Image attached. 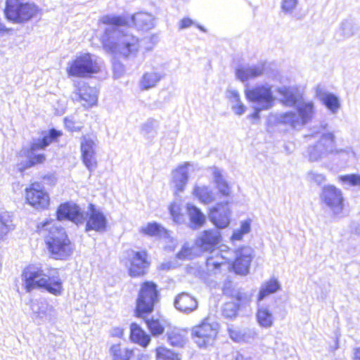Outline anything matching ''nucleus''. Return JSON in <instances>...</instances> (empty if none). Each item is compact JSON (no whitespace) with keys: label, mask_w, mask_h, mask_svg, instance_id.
<instances>
[{"label":"nucleus","mask_w":360,"mask_h":360,"mask_svg":"<svg viewBox=\"0 0 360 360\" xmlns=\"http://www.w3.org/2000/svg\"><path fill=\"white\" fill-rule=\"evenodd\" d=\"M43 150L38 146H34V142H32L29 148H23L20 151V155L27 158L25 166L20 167L22 171L26 168L33 167L38 164H41L46 160L45 155L41 152Z\"/></svg>","instance_id":"obj_22"},{"label":"nucleus","mask_w":360,"mask_h":360,"mask_svg":"<svg viewBox=\"0 0 360 360\" xmlns=\"http://www.w3.org/2000/svg\"><path fill=\"white\" fill-rule=\"evenodd\" d=\"M353 354V360H360V347L354 349Z\"/></svg>","instance_id":"obj_59"},{"label":"nucleus","mask_w":360,"mask_h":360,"mask_svg":"<svg viewBox=\"0 0 360 360\" xmlns=\"http://www.w3.org/2000/svg\"><path fill=\"white\" fill-rule=\"evenodd\" d=\"M354 33L353 22L350 20H344L340 26L338 34L342 38H349Z\"/></svg>","instance_id":"obj_45"},{"label":"nucleus","mask_w":360,"mask_h":360,"mask_svg":"<svg viewBox=\"0 0 360 360\" xmlns=\"http://www.w3.org/2000/svg\"><path fill=\"white\" fill-rule=\"evenodd\" d=\"M31 309L33 319L38 323L51 321L55 317L56 313L53 306L49 304L45 300H35L32 302Z\"/></svg>","instance_id":"obj_20"},{"label":"nucleus","mask_w":360,"mask_h":360,"mask_svg":"<svg viewBox=\"0 0 360 360\" xmlns=\"http://www.w3.org/2000/svg\"><path fill=\"white\" fill-rule=\"evenodd\" d=\"M158 302L157 285L150 281L144 282L141 286L136 300V313L139 317L153 311L154 305Z\"/></svg>","instance_id":"obj_10"},{"label":"nucleus","mask_w":360,"mask_h":360,"mask_svg":"<svg viewBox=\"0 0 360 360\" xmlns=\"http://www.w3.org/2000/svg\"><path fill=\"white\" fill-rule=\"evenodd\" d=\"M60 132L56 129H51L49 132L44 135L43 138L33 139L34 146H39L42 150H44L52 142L56 140V139L60 136Z\"/></svg>","instance_id":"obj_42"},{"label":"nucleus","mask_w":360,"mask_h":360,"mask_svg":"<svg viewBox=\"0 0 360 360\" xmlns=\"http://www.w3.org/2000/svg\"><path fill=\"white\" fill-rule=\"evenodd\" d=\"M320 198L334 216L342 215L344 210V198L340 188L330 184L324 186Z\"/></svg>","instance_id":"obj_12"},{"label":"nucleus","mask_w":360,"mask_h":360,"mask_svg":"<svg viewBox=\"0 0 360 360\" xmlns=\"http://www.w3.org/2000/svg\"><path fill=\"white\" fill-rule=\"evenodd\" d=\"M102 60L96 55L83 53L68 63L67 72L69 76L87 77L98 73L102 67Z\"/></svg>","instance_id":"obj_7"},{"label":"nucleus","mask_w":360,"mask_h":360,"mask_svg":"<svg viewBox=\"0 0 360 360\" xmlns=\"http://www.w3.org/2000/svg\"><path fill=\"white\" fill-rule=\"evenodd\" d=\"M131 22L138 30H149L155 26V19L148 13L139 12L131 17Z\"/></svg>","instance_id":"obj_27"},{"label":"nucleus","mask_w":360,"mask_h":360,"mask_svg":"<svg viewBox=\"0 0 360 360\" xmlns=\"http://www.w3.org/2000/svg\"><path fill=\"white\" fill-rule=\"evenodd\" d=\"M129 260L130 262L129 274L131 276L138 277L146 274V269L149 266L148 255L146 251L131 250L129 254Z\"/></svg>","instance_id":"obj_17"},{"label":"nucleus","mask_w":360,"mask_h":360,"mask_svg":"<svg viewBox=\"0 0 360 360\" xmlns=\"http://www.w3.org/2000/svg\"><path fill=\"white\" fill-rule=\"evenodd\" d=\"M57 219L59 221L68 219L76 224H83L86 221V231L89 230L103 231L107 224V219L104 214L92 204L89 205V210L85 212L81 211L79 207L74 203H64L58 209Z\"/></svg>","instance_id":"obj_3"},{"label":"nucleus","mask_w":360,"mask_h":360,"mask_svg":"<svg viewBox=\"0 0 360 360\" xmlns=\"http://www.w3.org/2000/svg\"><path fill=\"white\" fill-rule=\"evenodd\" d=\"M328 128L329 124L325 121L311 128V136L317 138L316 142L319 143V146L322 147L329 155H333L347 158L353 157L354 153L352 148L350 146L338 148L335 132L333 130H329Z\"/></svg>","instance_id":"obj_6"},{"label":"nucleus","mask_w":360,"mask_h":360,"mask_svg":"<svg viewBox=\"0 0 360 360\" xmlns=\"http://www.w3.org/2000/svg\"><path fill=\"white\" fill-rule=\"evenodd\" d=\"M211 253L212 255L207 259V266L210 270L217 269L231 260L228 256L229 252L216 250Z\"/></svg>","instance_id":"obj_31"},{"label":"nucleus","mask_w":360,"mask_h":360,"mask_svg":"<svg viewBox=\"0 0 360 360\" xmlns=\"http://www.w3.org/2000/svg\"><path fill=\"white\" fill-rule=\"evenodd\" d=\"M37 12L38 8L34 4L23 3L20 0H6L5 15L13 22H27L34 17Z\"/></svg>","instance_id":"obj_8"},{"label":"nucleus","mask_w":360,"mask_h":360,"mask_svg":"<svg viewBox=\"0 0 360 360\" xmlns=\"http://www.w3.org/2000/svg\"><path fill=\"white\" fill-rule=\"evenodd\" d=\"M158 127V121L150 118L141 124V134L147 139H153L157 135Z\"/></svg>","instance_id":"obj_40"},{"label":"nucleus","mask_w":360,"mask_h":360,"mask_svg":"<svg viewBox=\"0 0 360 360\" xmlns=\"http://www.w3.org/2000/svg\"><path fill=\"white\" fill-rule=\"evenodd\" d=\"M253 108L255 109V112L251 115V117L254 119H258L259 117V112L262 110H267L268 109H259V105H254Z\"/></svg>","instance_id":"obj_58"},{"label":"nucleus","mask_w":360,"mask_h":360,"mask_svg":"<svg viewBox=\"0 0 360 360\" xmlns=\"http://www.w3.org/2000/svg\"><path fill=\"white\" fill-rule=\"evenodd\" d=\"M176 309L183 313L189 314L198 307V302L191 295L182 292L176 296L174 300Z\"/></svg>","instance_id":"obj_25"},{"label":"nucleus","mask_w":360,"mask_h":360,"mask_svg":"<svg viewBox=\"0 0 360 360\" xmlns=\"http://www.w3.org/2000/svg\"><path fill=\"white\" fill-rule=\"evenodd\" d=\"M218 331L219 325L217 323H209L204 321L200 325L192 328V336L199 347H207L214 343Z\"/></svg>","instance_id":"obj_11"},{"label":"nucleus","mask_w":360,"mask_h":360,"mask_svg":"<svg viewBox=\"0 0 360 360\" xmlns=\"http://www.w3.org/2000/svg\"><path fill=\"white\" fill-rule=\"evenodd\" d=\"M256 319L259 326L265 328H271L274 322V316L269 306L257 303Z\"/></svg>","instance_id":"obj_28"},{"label":"nucleus","mask_w":360,"mask_h":360,"mask_svg":"<svg viewBox=\"0 0 360 360\" xmlns=\"http://www.w3.org/2000/svg\"><path fill=\"white\" fill-rule=\"evenodd\" d=\"M213 181L219 191V193L224 196L228 197L231 194V187L224 179L222 171L217 167L212 169Z\"/></svg>","instance_id":"obj_30"},{"label":"nucleus","mask_w":360,"mask_h":360,"mask_svg":"<svg viewBox=\"0 0 360 360\" xmlns=\"http://www.w3.org/2000/svg\"><path fill=\"white\" fill-rule=\"evenodd\" d=\"M235 360H252L251 357L245 356L243 354H238L236 357Z\"/></svg>","instance_id":"obj_61"},{"label":"nucleus","mask_w":360,"mask_h":360,"mask_svg":"<svg viewBox=\"0 0 360 360\" xmlns=\"http://www.w3.org/2000/svg\"><path fill=\"white\" fill-rule=\"evenodd\" d=\"M52 270L41 266H30L22 274L24 287L27 292L34 288H44L49 292L59 295L62 293L63 285L59 276H55Z\"/></svg>","instance_id":"obj_5"},{"label":"nucleus","mask_w":360,"mask_h":360,"mask_svg":"<svg viewBox=\"0 0 360 360\" xmlns=\"http://www.w3.org/2000/svg\"><path fill=\"white\" fill-rule=\"evenodd\" d=\"M163 75L158 72H147L142 76L139 86L142 90H148L154 88L162 79Z\"/></svg>","instance_id":"obj_33"},{"label":"nucleus","mask_w":360,"mask_h":360,"mask_svg":"<svg viewBox=\"0 0 360 360\" xmlns=\"http://www.w3.org/2000/svg\"><path fill=\"white\" fill-rule=\"evenodd\" d=\"M307 179L311 183L320 185L326 181V176L323 174L318 173L315 171L311 170L307 174Z\"/></svg>","instance_id":"obj_49"},{"label":"nucleus","mask_w":360,"mask_h":360,"mask_svg":"<svg viewBox=\"0 0 360 360\" xmlns=\"http://www.w3.org/2000/svg\"><path fill=\"white\" fill-rule=\"evenodd\" d=\"M157 360H181L179 354L166 348L159 347L156 349Z\"/></svg>","instance_id":"obj_43"},{"label":"nucleus","mask_w":360,"mask_h":360,"mask_svg":"<svg viewBox=\"0 0 360 360\" xmlns=\"http://www.w3.org/2000/svg\"><path fill=\"white\" fill-rule=\"evenodd\" d=\"M65 125L66 128L71 131H79L80 129V127L76 126L71 119L65 118Z\"/></svg>","instance_id":"obj_55"},{"label":"nucleus","mask_w":360,"mask_h":360,"mask_svg":"<svg viewBox=\"0 0 360 360\" xmlns=\"http://www.w3.org/2000/svg\"><path fill=\"white\" fill-rule=\"evenodd\" d=\"M250 231V222L249 221H243L241 222L240 227L238 229H236L231 236V240L233 242L236 240H242L245 234L248 233Z\"/></svg>","instance_id":"obj_46"},{"label":"nucleus","mask_w":360,"mask_h":360,"mask_svg":"<svg viewBox=\"0 0 360 360\" xmlns=\"http://www.w3.org/2000/svg\"><path fill=\"white\" fill-rule=\"evenodd\" d=\"M338 179L343 184L350 186H360V175L359 174L342 175L338 177Z\"/></svg>","instance_id":"obj_47"},{"label":"nucleus","mask_w":360,"mask_h":360,"mask_svg":"<svg viewBox=\"0 0 360 360\" xmlns=\"http://www.w3.org/2000/svg\"><path fill=\"white\" fill-rule=\"evenodd\" d=\"M27 202L37 210H45L50 204V198L43 186L39 183H33L25 189Z\"/></svg>","instance_id":"obj_14"},{"label":"nucleus","mask_w":360,"mask_h":360,"mask_svg":"<svg viewBox=\"0 0 360 360\" xmlns=\"http://www.w3.org/2000/svg\"><path fill=\"white\" fill-rule=\"evenodd\" d=\"M263 72L264 65L261 63L251 66H240L236 70V77L243 82L259 77Z\"/></svg>","instance_id":"obj_26"},{"label":"nucleus","mask_w":360,"mask_h":360,"mask_svg":"<svg viewBox=\"0 0 360 360\" xmlns=\"http://www.w3.org/2000/svg\"><path fill=\"white\" fill-rule=\"evenodd\" d=\"M146 323L153 335H158L164 332V326L158 319H147Z\"/></svg>","instance_id":"obj_48"},{"label":"nucleus","mask_w":360,"mask_h":360,"mask_svg":"<svg viewBox=\"0 0 360 360\" xmlns=\"http://www.w3.org/2000/svg\"><path fill=\"white\" fill-rule=\"evenodd\" d=\"M167 340L173 347H182L186 343V332L179 329H174L168 332Z\"/></svg>","instance_id":"obj_41"},{"label":"nucleus","mask_w":360,"mask_h":360,"mask_svg":"<svg viewBox=\"0 0 360 360\" xmlns=\"http://www.w3.org/2000/svg\"><path fill=\"white\" fill-rule=\"evenodd\" d=\"M10 30H11V29L6 28V27L0 25V32L3 31V32H8Z\"/></svg>","instance_id":"obj_63"},{"label":"nucleus","mask_w":360,"mask_h":360,"mask_svg":"<svg viewBox=\"0 0 360 360\" xmlns=\"http://www.w3.org/2000/svg\"><path fill=\"white\" fill-rule=\"evenodd\" d=\"M191 255V250L187 247H182L181 250L176 254V257L179 259H184Z\"/></svg>","instance_id":"obj_54"},{"label":"nucleus","mask_w":360,"mask_h":360,"mask_svg":"<svg viewBox=\"0 0 360 360\" xmlns=\"http://www.w3.org/2000/svg\"><path fill=\"white\" fill-rule=\"evenodd\" d=\"M253 292L237 290L233 292L232 297L238 302L237 304L226 303L224 305L223 313L227 317H232L236 314L240 305L247 304L252 300Z\"/></svg>","instance_id":"obj_21"},{"label":"nucleus","mask_w":360,"mask_h":360,"mask_svg":"<svg viewBox=\"0 0 360 360\" xmlns=\"http://www.w3.org/2000/svg\"><path fill=\"white\" fill-rule=\"evenodd\" d=\"M193 24L190 18H184L180 21V29H185L191 27Z\"/></svg>","instance_id":"obj_57"},{"label":"nucleus","mask_w":360,"mask_h":360,"mask_svg":"<svg viewBox=\"0 0 360 360\" xmlns=\"http://www.w3.org/2000/svg\"><path fill=\"white\" fill-rule=\"evenodd\" d=\"M189 166H191L190 163L185 162L172 172V184L176 195L183 192L187 184L188 180V167Z\"/></svg>","instance_id":"obj_23"},{"label":"nucleus","mask_w":360,"mask_h":360,"mask_svg":"<svg viewBox=\"0 0 360 360\" xmlns=\"http://www.w3.org/2000/svg\"><path fill=\"white\" fill-rule=\"evenodd\" d=\"M231 210L229 202H219L210 208L209 219L217 229H225L231 221Z\"/></svg>","instance_id":"obj_15"},{"label":"nucleus","mask_w":360,"mask_h":360,"mask_svg":"<svg viewBox=\"0 0 360 360\" xmlns=\"http://www.w3.org/2000/svg\"><path fill=\"white\" fill-rule=\"evenodd\" d=\"M172 264L170 262H164L160 265L159 269L161 270H169Z\"/></svg>","instance_id":"obj_60"},{"label":"nucleus","mask_w":360,"mask_h":360,"mask_svg":"<svg viewBox=\"0 0 360 360\" xmlns=\"http://www.w3.org/2000/svg\"><path fill=\"white\" fill-rule=\"evenodd\" d=\"M193 194L201 202L209 204L215 200V195L213 191L207 186H195Z\"/></svg>","instance_id":"obj_36"},{"label":"nucleus","mask_w":360,"mask_h":360,"mask_svg":"<svg viewBox=\"0 0 360 360\" xmlns=\"http://www.w3.org/2000/svg\"><path fill=\"white\" fill-rule=\"evenodd\" d=\"M221 232L215 229L205 230L198 236L195 245L202 251L213 252L221 243Z\"/></svg>","instance_id":"obj_16"},{"label":"nucleus","mask_w":360,"mask_h":360,"mask_svg":"<svg viewBox=\"0 0 360 360\" xmlns=\"http://www.w3.org/2000/svg\"><path fill=\"white\" fill-rule=\"evenodd\" d=\"M97 138L93 135H85L81 139L80 148L82 161L91 172L97 167L96 148Z\"/></svg>","instance_id":"obj_13"},{"label":"nucleus","mask_w":360,"mask_h":360,"mask_svg":"<svg viewBox=\"0 0 360 360\" xmlns=\"http://www.w3.org/2000/svg\"><path fill=\"white\" fill-rule=\"evenodd\" d=\"M316 94L319 101L331 114H337L341 106L340 99L337 96L321 87L316 89Z\"/></svg>","instance_id":"obj_24"},{"label":"nucleus","mask_w":360,"mask_h":360,"mask_svg":"<svg viewBox=\"0 0 360 360\" xmlns=\"http://www.w3.org/2000/svg\"><path fill=\"white\" fill-rule=\"evenodd\" d=\"M277 91L281 96V102L287 107L295 106V110L272 113L269 118L270 122L301 130L313 120L316 115L314 103L311 101H300V95L297 89L281 86L278 88Z\"/></svg>","instance_id":"obj_2"},{"label":"nucleus","mask_w":360,"mask_h":360,"mask_svg":"<svg viewBox=\"0 0 360 360\" xmlns=\"http://www.w3.org/2000/svg\"><path fill=\"white\" fill-rule=\"evenodd\" d=\"M141 231L150 236H161L162 233H165V229L157 223H149L142 226Z\"/></svg>","instance_id":"obj_44"},{"label":"nucleus","mask_w":360,"mask_h":360,"mask_svg":"<svg viewBox=\"0 0 360 360\" xmlns=\"http://www.w3.org/2000/svg\"><path fill=\"white\" fill-rule=\"evenodd\" d=\"M280 288L278 280L272 278L264 283L261 288L257 297V302H260L266 296L277 292Z\"/></svg>","instance_id":"obj_39"},{"label":"nucleus","mask_w":360,"mask_h":360,"mask_svg":"<svg viewBox=\"0 0 360 360\" xmlns=\"http://www.w3.org/2000/svg\"><path fill=\"white\" fill-rule=\"evenodd\" d=\"M297 4V0H282L281 9L285 13H292Z\"/></svg>","instance_id":"obj_51"},{"label":"nucleus","mask_w":360,"mask_h":360,"mask_svg":"<svg viewBox=\"0 0 360 360\" xmlns=\"http://www.w3.org/2000/svg\"><path fill=\"white\" fill-rule=\"evenodd\" d=\"M99 21L108 25L101 37V42L106 52L124 58H132L137 56L141 47L140 40L121 28L129 25V21L124 17L106 15Z\"/></svg>","instance_id":"obj_1"},{"label":"nucleus","mask_w":360,"mask_h":360,"mask_svg":"<svg viewBox=\"0 0 360 360\" xmlns=\"http://www.w3.org/2000/svg\"><path fill=\"white\" fill-rule=\"evenodd\" d=\"M113 70L116 77H120L124 72V68L120 62L113 63Z\"/></svg>","instance_id":"obj_53"},{"label":"nucleus","mask_w":360,"mask_h":360,"mask_svg":"<svg viewBox=\"0 0 360 360\" xmlns=\"http://www.w3.org/2000/svg\"><path fill=\"white\" fill-rule=\"evenodd\" d=\"M110 335L113 337L121 338L123 335V329L120 327L112 328L110 330Z\"/></svg>","instance_id":"obj_56"},{"label":"nucleus","mask_w":360,"mask_h":360,"mask_svg":"<svg viewBox=\"0 0 360 360\" xmlns=\"http://www.w3.org/2000/svg\"><path fill=\"white\" fill-rule=\"evenodd\" d=\"M75 100L84 107L89 108L96 105L98 101V91L84 82L79 83L75 90Z\"/></svg>","instance_id":"obj_19"},{"label":"nucleus","mask_w":360,"mask_h":360,"mask_svg":"<svg viewBox=\"0 0 360 360\" xmlns=\"http://www.w3.org/2000/svg\"><path fill=\"white\" fill-rule=\"evenodd\" d=\"M328 155L326 151L319 146V143L316 142H315L314 144L309 146L306 151V157L311 162H319Z\"/></svg>","instance_id":"obj_38"},{"label":"nucleus","mask_w":360,"mask_h":360,"mask_svg":"<svg viewBox=\"0 0 360 360\" xmlns=\"http://www.w3.org/2000/svg\"><path fill=\"white\" fill-rule=\"evenodd\" d=\"M227 97L231 103V108L235 114L242 115L245 113L246 107L241 101L240 94L237 90H229L227 91Z\"/></svg>","instance_id":"obj_37"},{"label":"nucleus","mask_w":360,"mask_h":360,"mask_svg":"<svg viewBox=\"0 0 360 360\" xmlns=\"http://www.w3.org/2000/svg\"><path fill=\"white\" fill-rule=\"evenodd\" d=\"M235 253L236 259L233 264L235 272L240 275L248 274L253 258V250L246 246L237 250Z\"/></svg>","instance_id":"obj_18"},{"label":"nucleus","mask_w":360,"mask_h":360,"mask_svg":"<svg viewBox=\"0 0 360 360\" xmlns=\"http://www.w3.org/2000/svg\"><path fill=\"white\" fill-rule=\"evenodd\" d=\"M112 360H130L134 356V349L124 347L120 343L112 345L109 349Z\"/></svg>","instance_id":"obj_32"},{"label":"nucleus","mask_w":360,"mask_h":360,"mask_svg":"<svg viewBox=\"0 0 360 360\" xmlns=\"http://www.w3.org/2000/svg\"><path fill=\"white\" fill-rule=\"evenodd\" d=\"M137 360H149V356L147 354H141L138 356Z\"/></svg>","instance_id":"obj_62"},{"label":"nucleus","mask_w":360,"mask_h":360,"mask_svg":"<svg viewBox=\"0 0 360 360\" xmlns=\"http://www.w3.org/2000/svg\"><path fill=\"white\" fill-rule=\"evenodd\" d=\"M229 333L230 338L235 342H240L243 340V335L238 330L229 329Z\"/></svg>","instance_id":"obj_52"},{"label":"nucleus","mask_w":360,"mask_h":360,"mask_svg":"<svg viewBox=\"0 0 360 360\" xmlns=\"http://www.w3.org/2000/svg\"><path fill=\"white\" fill-rule=\"evenodd\" d=\"M14 229L11 214L6 211L0 212V241L4 240L7 234Z\"/></svg>","instance_id":"obj_34"},{"label":"nucleus","mask_w":360,"mask_h":360,"mask_svg":"<svg viewBox=\"0 0 360 360\" xmlns=\"http://www.w3.org/2000/svg\"><path fill=\"white\" fill-rule=\"evenodd\" d=\"M248 101L253 105H259V109H271L275 102L272 85L264 83L257 84L245 90Z\"/></svg>","instance_id":"obj_9"},{"label":"nucleus","mask_w":360,"mask_h":360,"mask_svg":"<svg viewBox=\"0 0 360 360\" xmlns=\"http://www.w3.org/2000/svg\"><path fill=\"white\" fill-rule=\"evenodd\" d=\"M44 238L47 248L55 259H63L72 252V246L63 228L55 220H49L37 226Z\"/></svg>","instance_id":"obj_4"},{"label":"nucleus","mask_w":360,"mask_h":360,"mask_svg":"<svg viewBox=\"0 0 360 360\" xmlns=\"http://www.w3.org/2000/svg\"><path fill=\"white\" fill-rule=\"evenodd\" d=\"M187 212L190 220V227L192 229H198L205 224L206 217L199 208L192 204H188Z\"/></svg>","instance_id":"obj_29"},{"label":"nucleus","mask_w":360,"mask_h":360,"mask_svg":"<svg viewBox=\"0 0 360 360\" xmlns=\"http://www.w3.org/2000/svg\"><path fill=\"white\" fill-rule=\"evenodd\" d=\"M179 210V207L176 204H172L169 207L170 214L173 220L177 224H181L184 221V216L180 213Z\"/></svg>","instance_id":"obj_50"},{"label":"nucleus","mask_w":360,"mask_h":360,"mask_svg":"<svg viewBox=\"0 0 360 360\" xmlns=\"http://www.w3.org/2000/svg\"><path fill=\"white\" fill-rule=\"evenodd\" d=\"M130 338L132 342L146 347L150 341V338L136 323L131 325Z\"/></svg>","instance_id":"obj_35"}]
</instances>
